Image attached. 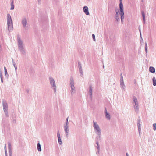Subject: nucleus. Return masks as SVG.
<instances>
[{
	"instance_id": "nucleus-13",
	"label": "nucleus",
	"mask_w": 156,
	"mask_h": 156,
	"mask_svg": "<svg viewBox=\"0 0 156 156\" xmlns=\"http://www.w3.org/2000/svg\"><path fill=\"white\" fill-rule=\"evenodd\" d=\"M83 11L86 15H89V12L88 8L87 6H85L83 7Z\"/></svg>"
},
{
	"instance_id": "nucleus-15",
	"label": "nucleus",
	"mask_w": 156,
	"mask_h": 156,
	"mask_svg": "<svg viewBox=\"0 0 156 156\" xmlns=\"http://www.w3.org/2000/svg\"><path fill=\"white\" fill-rule=\"evenodd\" d=\"M88 93L90 95V97L91 98L92 93V88L91 86H90L88 90Z\"/></svg>"
},
{
	"instance_id": "nucleus-47",
	"label": "nucleus",
	"mask_w": 156,
	"mask_h": 156,
	"mask_svg": "<svg viewBox=\"0 0 156 156\" xmlns=\"http://www.w3.org/2000/svg\"><path fill=\"white\" fill-rule=\"evenodd\" d=\"M27 92H28L29 91V90H27Z\"/></svg>"
},
{
	"instance_id": "nucleus-26",
	"label": "nucleus",
	"mask_w": 156,
	"mask_h": 156,
	"mask_svg": "<svg viewBox=\"0 0 156 156\" xmlns=\"http://www.w3.org/2000/svg\"><path fill=\"white\" fill-rule=\"evenodd\" d=\"M145 51L146 53H147V46L146 42L145 43Z\"/></svg>"
},
{
	"instance_id": "nucleus-34",
	"label": "nucleus",
	"mask_w": 156,
	"mask_h": 156,
	"mask_svg": "<svg viewBox=\"0 0 156 156\" xmlns=\"http://www.w3.org/2000/svg\"><path fill=\"white\" fill-rule=\"evenodd\" d=\"M92 38H93V40L95 41V36L94 34H93L92 35Z\"/></svg>"
},
{
	"instance_id": "nucleus-2",
	"label": "nucleus",
	"mask_w": 156,
	"mask_h": 156,
	"mask_svg": "<svg viewBox=\"0 0 156 156\" xmlns=\"http://www.w3.org/2000/svg\"><path fill=\"white\" fill-rule=\"evenodd\" d=\"M69 89L70 94L71 96H73L76 93V87L74 86V80L72 77H71L70 78L69 82Z\"/></svg>"
},
{
	"instance_id": "nucleus-36",
	"label": "nucleus",
	"mask_w": 156,
	"mask_h": 156,
	"mask_svg": "<svg viewBox=\"0 0 156 156\" xmlns=\"http://www.w3.org/2000/svg\"><path fill=\"white\" fill-rule=\"evenodd\" d=\"M4 149L5 151V152H7V148H6V144H5V146L4 147Z\"/></svg>"
},
{
	"instance_id": "nucleus-31",
	"label": "nucleus",
	"mask_w": 156,
	"mask_h": 156,
	"mask_svg": "<svg viewBox=\"0 0 156 156\" xmlns=\"http://www.w3.org/2000/svg\"><path fill=\"white\" fill-rule=\"evenodd\" d=\"M66 122L65 124L64 125H69L68 123V117L66 119Z\"/></svg>"
},
{
	"instance_id": "nucleus-29",
	"label": "nucleus",
	"mask_w": 156,
	"mask_h": 156,
	"mask_svg": "<svg viewBox=\"0 0 156 156\" xmlns=\"http://www.w3.org/2000/svg\"><path fill=\"white\" fill-rule=\"evenodd\" d=\"M120 76H121V78H120V82H124L123 77L122 75V74H121Z\"/></svg>"
},
{
	"instance_id": "nucleus-44",
	"label": "nucleus",
	"mask_w": 156,
	"mask_h": 156,
	"mask_svg": "<svg viewBox=\"0 0 156 156\" xmlns=\"http://www.w3.org/2000/svg\"><path fill=\"white\" fill-rule=\"evenodd\" d=\"M37 148L38 150L39 151V147L37 146Z\"/></svg>"
},
{
	"instance_id": "nucleus-25",
	"label": "nucleus",
	"mask_w": 156,
	"mask_h": 156,
	"mask_svg": "<svg viewBox=\"0 0 156 156\" xmlns=\"http://www.w3.org/2000/svg\"><path fill=\"white\" fill-rule=\"evenodd\" d=\"M0 77L1 78V81L2 82V83L3 82V76L2 75L1 72V71L0 72Z\"/></svg>"
},
{
	"instance_id": "nucleus-3",
	"label": "nucleus",
	"mask_w": 156,
	"mask_h": 156,
	"mask_svg": "<svg viewBox=\"0 0 156 156\" xmlns=\"http://www.w3.org/2000/svg\"><path fill=\"white\" fill-rule=\"evenodd\" d=\"M7 24L8 29L9 31L13 30V22L11 16L9 14H8L7 15Z\"/></svg>"
},
{
	"instance_id": "nucleus-10",
	"label": "nucleus",
	"mask_w": 156,
	"mask_h": 156,
	"mask_svg": "<svg viewBox=\"0 0 156 156\" xmlns=\"http://www.w3.org/2000/svg\"><path fill=\"white\" fill-rule=\"evenodd\" d=\"M134 110L136 113H138L139 111V105L138 103L133 104Z\"/></svg>"
},
{
	"instance_id": "nucleus-46",
	"label": "nucleus",
	"mask_w": 156,
	"mask_h": 156,
	"mask_svg": "<svg viewBox=\"0 0 156 156\" xmlns=\"http://www.w3.org/2000/svg\"><path fill=\"white\" fill-rule=\"evenodd\" d=\"M126 156H129V155H128V154L127 153H126Z\"/></svg>"
},
{
	"instance_id": "nucleus-37",
	"label": "nucleus",
	"mask_w": 156,
	"mask_h": 156,
	"mask_svg": "<svg viewBox=\"0 0 156 156\" xmlns=\"http://www.w3.org/2000/svg\"><path fill=\"white\" fill-rule=\"evenodd\" d=\"M138 130L139 132V135H140L141 131V128H138Z\"/></svg>"
},
{
	"instance_id": "nucleus-27",
	"label": "nucleus",
	"mask_w": 156,
	"mask_h": 156,
	"mask_svg": "<svg viewBox=\"0 0 156 156\" xmlns=\"http://www.w3.org/2000/svg\"><path fill=\"white\" fill-rule=\"evenodd\" d=\"M140 121L139 120L138 121L137 123V126L138 128H141V126L140 124Z\"/></svg>"
},
{
	"instance_id": "nucleus-22",
	"label": "nucleus",
	"mask_w": 156,
	"mask_h": 156,
	"mask_svg": "<svg viewBox=\"0 0 156 156\" xmlns=\"http://www.w3.org/2000/svg\"><path fill=\"white\" fill-rule=\"evenodd\" d=\"M153 84V86H156V79L154 77L152 78Z\"/></svg>"
},
{
	"instance_id": "nucleus-21",
	"label": "nucleus",
	"mask_w": 156,
	"mask_h": 156,
	"mask_svg": "<svg viewBox=\"0 0 156 156\" xmlns=\"http://www.w3.org/2000/svg\"><path fill=\"white\" fill-rule=\"evenodd\" d=\"M8 146L9 151H12L11 144L10 142L8 143Z\"/></svg>"
},
{
	"instance_id": "nucleus-18",
	"label": "nucleus",
	"mask_w": 156,
	"mask_h": 156,
	"mask_svg": "<svg viewBox=\"0 0 156 156\" xmlns=\"http://www.w3.org/2000/svg\"><path fill=\"white\" fill-rule=\"evenodd\" d=\"M149 71L152 73H154L155 72V69L154 67L150 66L149 68Z\"/></svg>"
},
{
	"instance_id": "nucleus-33",
	"label": "nucleus",
	"mask_w": 156,
	"mask_h": 156,
	"mask_svg": "<svg viewBox=\"0 0 156 156\" xmlns=\"http://www.w3.org/2000/svg\"><path fill=\"white\" fill-rule=\"evenodd\" d=\"M12 64H13L14 66L15 67V66H17L16 65V63H15V62L14 61V60H13V58H12Z\"/></svg>"
},
{
	"instance_id": "nucleus-17",
	"label": "nucleus",
	"mask_w": 156,
	"mask_h": 156,
	"mask_svg": "<svg viewBox=\"0 0 156 156\" xmlns=\"http://www.w3.org/2000/svg\"><path fill=\"white\" fill-rule=\"evenodd\" d=\"M120 85L121 88L123 89L124 90L125 88V86L124 84V82H120Z\"/></svg>"
},
{
	"instance_id": "nucleus-11",
	"label": "nucleus",
	"mask_w": 156,
	"mask_h": 156,
	"mask_svg": "<svg viewBox=\"0 0 156 156\" xmlns=\"http://www.w3.org/2000/svg\"><path fill=\"white\" fill-rule=\"evenodd\" d=\"M27 21L26 18V17H23L22 19V23L23 27H24L26 26L27 24Z\"/></svg>"
},
{
	"instance_id": "nucleus-41",
	"label": "nucleus",
	"mask_w": 156,
	"mask_h": 156,
	"mask_svg": "<svg viewBox=\"0 0 156 156\" xmlns=\"http://www.w3.org/2000/svg\"><path fill=\"white\" fill-rule=\"evenodd\" d=\"M41 151V145L40 144V151Z\"/></svg>"
},
{
	"instance_id": "nucleus-6",
	"label": "nucleus",
	"mask_w": 156,
	"mask_h": 156,
	"mask_svg": "<svg viewBox=\"0 0 156 156\" xmlns=\"http://www.w3.org/2000/svg\"><path fill=\"white\" fill-rule=\"evenodd\" d=\"M49 80L51 89L53 90L54 93L56 94L57 91V86L54 79L51 77H49Z\"/></svg>"
},
{
	"instance_id": "nucleus-16",
	"label": "nucleus",
	"mask_w": 156,
	"mask_h": 156,
	"mask_svg": "<svg viewBox=\"0 0 156 156\" xmlns=\"http://www.w3.org/2000/svg\"><path fill=\"white\" fill-rule=\"evenodd\" d=\"M133 104H137L138 103V100L134 96L133 97Z\"/></svg>"
},
{
	"instance_id": "nucleus-7",
	"label": "nucleus",
	"mask_w": 156,
	"mask_h": 156,
	"mask_svg": "<svg viewBox=\"0 0 156 156\" xmlns=\"http://www.w3.org/2000/svg\"><path fill=\"white\" fill-rule=\"evenodd\" d=\"M3 108L4 111L5 113L6 116L8 117L9 115L8 114V105L6 101L5 100H3L2 101Z\"/></svg>"
},
{
	"instance_id": "nucleus-48",
	"label": "nucleus",
	"mask_w": 156,
	"mask_h": 156,
	"mask_svg": "<svg viewBox=\"0 0 156 156\" xmlns=\"http://www.w3.org/2000/svg\"><path fill=\"white\" fill-rule=\"evenodd\" d=\"M37 2L38 3L39 2V0H37Z\"/></svg>"
},
{
	"instance_id": "nucleus-23",
	"label": "nucleus",
	"mask_w": 156,
	"mask_h": 156,
	"mask_svg": "<svg viewBox=\"0 0 156 156\" xmlns=\"http://www.w3.org/2000/svg\"><path fill=\"white\" fill-rule=\"evenodd\" d=\"M97 140H98L96 139V144L97 145V148L98 150V152H99V151L100 150V146L99 145V143L98 141H97Z\"/></svg>"
},
{
	"instance_id": "nucleus-35",
	"label": "nucleus",
	"mask_w": 156,
	"mask_h": 156,
	"mask_svg": "<svg viewBox=\"0 0 156 156\" xmlns=\"http://www.w3.org/2000/svg\"><path fill=\"white\" fill-rule=\"evenodd\" d=\"M9 156H12V151H9Z\"/></svg>"
},
{
	"instance_id": "nucleus-9",
	"label": "nucleus",
	"mask_w": 156,
	"mask_h": 156,
	"mask_svg": "<svg viewBox=\"0 0 156 156\" xmlns=\"http://www.w3.org/2000/svg\"><path fill=\"white\" fill-rule=\"evenodd\" d=\"M64 129L65 133L66 136L68 137L69 132V125H64Z\"/></svg>"
},
{
	"instance_id": "nucleus-42",
	"label": "nucleus",
	"mask_w": 156,
	"mask_h": 156,
	"mask_svg": "<svg viewBox=\"0 0 156 156\" xmlns=\"http://www.w3.org/2000/svg\"><path fill=\"white\" fill-rule=\"evenodd\" d=\"M5 156H8L7 152H5Z\"/></svg>"
},
{
	"instance_id": "nucleus-5",
	"label": "nucleus",
	"mask_w": 156,
	"mask_h": 156,
	"mask_svg": "<svg viewBox=\"0 0 156 156\" xmlns=\"http://www.w3.org/2000/svg\"><path fill=\"white\" fill-rule=\"evenodd\" d=\"M120 0V2L119 5V7L120 9V19L122 23L123 24L124 23V8L122 0Z\"/></svg>"
},
{
	"instance_id": "nucleus-30",
	"label": "nucleus",
	"mask_w": 156,
	"mask_h": 156,
	"mask_svg": "<svg viewBox=\"0 0 156 156\" xmlns=\"http://www.w3.org/2000/svg\"><path fill=\"white\" fill-rule=\"evenodd\" d=\"M79 71L80 74L81 75V76H83V73L82 69H79Z\"/></svg>"
},
{
	"instance_id": "nucleus-8",
	"label": "nucleus",
	"mask_w": 156,
	"mask_h": 156,
	"mask_svg": "<svg viewBox=\"0 0 156 156\" xmlns=\"http://www.w3.org/2000/svg\"><path fill=\"white\" fill-rule=\"evenodd\" d=\"M115 11L116 12L115 15V20L116 22H119L120 20V10H119L118 9L116 8L115 9Z\"/></svg>"
},
{
	"instance_id": "nucleus-14",
	"label": "nucleus",
	"mask_w": 156,
	"mask_h": 156,
	"mask_svg": "<svg viewBox=\"0 0 156 156\" xmlns=\"http://www.w3.org/2000/svg\"><path fill=\"white\" fill-rule=\"evenodd\" d=\"M105 114L106 118L109 120H110L111 119L110 115L109 113L108 112L106 108L105 109Z\"/></svg>"
},
{
	"instance_id": "nucleus-28",
	"label": "nucleus",
	"mask_w": 156,
	"mask_h": 156,
	"mask_svg": "<svg viewBox=\"0 0 156 156\" xmlns=\"http://www.w3.org/2000/svg\"><path fill=\"white\" fill-rule=\"evenodd\" d=\"M78 68L79 69H82L81 64L80 62H78Z\"/></svg>"
},
{
	"instance_id": "nucleus-24",
	"label": "nucleus",
	"mask_w": 156,
	"mask_h": 156,
	"mask_svg": "<svg viewBox=\"0 0 156 156\" xmlns=\"http://www.w3.org/2000/svg\"><path fill=\"white\" fill-rule=\"evenodd\" d=\"M10 5H11V7L10 9L11 10H12L13 9H14V2H11Z\"/></svg>"
},
{
	"instance_id": "nucleus-32",
	"label": "nucleus",
	"mask_w": 156,
	"mask_h": 156,
	"mask_svg": "<svg viewBox=\"0 0 156 156\" xmlns=\"http://www.w3.org/2000/svg\"><path fill=\"white\" fill-rule=\"evenodd\" d=\"M156 123H154L153 124V129L154 131H155L156 130Z\"/></svg>"
},
{
	"instance_id": "nucleus-39",
	"label": "nucleus",
	"mask_w": 156,
	"mask_h": 156,
	"mask_svg": "<svg viewBox=\"0 0 156 156\" xmlns=\"http://www.w3.org/2000/svg\"><path fill=\"white\" fill-rule=\"evenodd\" d=\"M13 123H16V120L15 119H14L13 120Z\"/></svg>"
},
{
	"instance_id": "nucleus-19",
	"label": "nucleus",
	"mask_w": 156,
	"mask_h": 156,
	"mask_svg": "<svg viewBox=\"0 0 156 156\" xmlns=\"http://www.w3.org/2000/svg\"><path fill=\"white\" fill-rule=\"evenodd\" d=\"M141 14L143 17L144 23L145 24V17L144 12L142 11L141 12Z\"/></svg>"
},
{
	"instance_id": "nucleus-45",
	"label": "nucleus",
	"mask_w": 156,
	"mask_h": 156,
	"mask_svg": "<svg viewBox=\"0 0 156 156\" xmlns=\"http://www.w3.org/2000/svg\"><path fill=\"white\" fill-rule=\"evenodd\" d=\"M14 0H11V2H14Z\"/></svg>"
},
{
	"instance_id": "nucleus-38",
	"label": "nucleus",
	"mask_w": 156,
	"mask_h": 156,
	"mask_svg": "<svg viewBox=\"0 0 156 156\" xmlns=\"http://www.w3.org/2000/svg\"><path fill=\"white\" fill-rule=\"evenodd\" d=\"M14 67L15 68L16 72V73L17 69V66H15Z\"/></svg>"
},
{
	"instance_id": "nucleus-43",
	"label": "nucleus",
	"mask_w": 156,
	"mask_h": 156,
	"mask_svg": "<svg viewBox=\"0 0 156 156\" xmlns=\"http://www.w3.org/2000/svg\"><path fill=\"white\" fill-rule=\"evenodd\" d=\"M39 141L38 142V143H37V146H38L39 147Z\"/></svg>"
},
{
	"instance_id": "nucleus-4",
	"label": "nucleus",
	"mask_w": 156,
	"mask_h": 156,
	"mask_svg": "<svg viewBox=\"0 0 156 156\" xmlns=\"http://www.w3.org/2000/svg\"><path fill=\"white\" fill-rule=\"evenodd\" d=\"M17 41L18 48L21 53L24 55H26L25 51L23 48V43L19 37H17Z\"/></svg>"
},
{
	"instance_id": "nucleus-20",
	"label": "nucleus",
	"mask_w": 156,
	"mask_h": 156,
	"mask_svg": "<svg viewBox=\"0 0 156 156\" xmlns=\"http://www.w3.org/2000/svg\"><path fill=\"white\" fill-rule=\"evenodd\" d=\"M4 69L5 74V77L7 78H8V77H9V74H8V73H7L6 67H4Z\"/></svg>"
},
{
	"instance_id": "nucleus-40",
	"label": "nucleus",
	"mask_w": 156,
	"mask_h": 156,
	"mask_svg": "<svg viewBox=\"0 0 156 156\" xmlns=\"http://www.w3.org/2000/svg\"><path fill=\"white\" fill-rule=\"evenodd\" d=\"M139 31L140 33V37H141V30H140V28H139Z\"/></svg>"
},
{
	"instance_id": "nucleus-12",
	"label": "nucleus",
	"mask_w": 156,
	"mask_h": 156,
	"mask_svg": "<svg viewBox=\"0 0 156 156\" xmlns=\"http://www.w3.org/2000/svg\"><path fill=\"white\" fill-rule=\"evenodd\" d=\"M57 136L58 139V143L59 145H61L62 144V142L60 134L59 131H58L57 133Z\"/></svg>"
},
{
	"instance_id": "nucleus-1",
	"label": "nucleus",
	"mask_w": 156,
	"mask_h": 156,
	"mask_svg": "<svg viewBox=\"0 0 156 156\" xmlns=\"http://www.w3.org/2000/svg\"><path fill=\"white\" fill-rule=\"evenodd\" d=\"M93 126L94 129L95 133L97 135L96 137V139L98 141L101 140V131L100 126L97 122L93 121Z\"/></svg>"
}]
</instances>
